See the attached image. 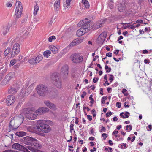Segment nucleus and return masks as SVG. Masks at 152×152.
I'll use <instances>...</instances> for the list:
<instances>
[{
  "label": "nucleus",
  "mask_w": 152,
  "mask_h": 152,
  "mask_svg": "<svg viewBox=\"0 0 152 152\" xmlns=\"http://www.w3.org/2000/svg\"><path fill=\"white\" fill-rule=\"evenodd\" d=\"M108 135L105 133H103L102 135V137H103L104 140L106 139V138L107 137Z\"/></svg>",
  "instance_id": "obj_45"
},
{
  "label": "nucleus",
  "mask_w": 152,
  "mask_h": 152,
  "mask_svg": "<svg viewBox=\"0 0 152 152\" xmlns=\"http://www.w3.org/2000/svg\"><path fill=\"white\" fill-rule=\"evenodd\" d=\"M3 152H19L17 151H14L12 150H6L4 151H3Z\"/></svg>",
  "instance_id": "obj_48"
},
{
  "label": "nucleus",
  "mask_w": 152,
  "mask_h": 152,
  "mask_svg": "<svg viewBox=\"0 0 152 152\" xmlns=\"http://www.w3.org/2000/svg\"><path fill=\"white\" fill-rule=\"evenodd\" d=\"M29 62L32 64H36V61L35 60L34 57L33 58H31L29 60Z\"/></svg>",
  "instance_id": "obj_29"
},
{
  "label": "nucleus",
  "mask_w": 152,
  "mask_h": 152,
  "mask_svg": "<svg viewBox=\"0 0 152 152\" xmlns=\"http://www.w3.org/2000/svg\"><path fill=\"white\" fill-rule=\"evenodd\" d=\"M56 39V37L54 36H52L48 38V41L51 42L53 40H55Z\"/></svg>",
  "instance_id": "obj_38"
},
{
  "label": "nucleus",
  "mask_w": 152,
  "mask_h": 152,
  "mask_svg": "<svg viewBox=\"0 0 152 152\" xmlns=\"http://www.w3.org/2000/svg\"><path fill=\"white\" fill-rule=\"evenodd\" d=\"M86 94L87 93L86 92L83 91V94L81 95V98H83L84 96L86 95Z\"/></svg>",
  "instance_id": "obj_56"
},
{
  "label": "nucleus",
  "mask_w": 152,
  "mask_h": 152,
  "mask_svg": "<svg viewBox=\"0 0 152 152\" xmlns=\"http://www.w3.org/2000/svg\"><path fill=\"white\" fill-rule=\"evenodd\" d=\"M60 0L56 1L54 4L55 9L58 10L60 6Z\"/></svg>",
  "instance_id": "obj_21"
},
{
  "label": "nucleus",
  "mask_w": 152,
  "mask_h": 152,
  "mask_svg": "<svg viewBox=\"0 0 152 152\" xmlns=\"http://www.w3.org/2000/svg\"><path fill=\"white\" fill-rule=\"evenodd\" d=\"M35 60L36 62V64L39 63L40 62L42 59L43 57L41 55L39 54L37 55V57H34Z\"/></svg>",
  "instance_id": "obj_20"
},
{
  "label": "nucleus",
  "mask_w": 152,
  "mask_h": 152,
  "mask_svg": "<svg viewBox=\"0 0 152 152\" xmlns=\"http://www.w3.org/2000/svg\"><path fill=\"white\" fill-rule=\"evenodd\" d=\"M74 124L72 123H71L70 125V131L72 130H74V129L73 128Z\"/></svg>",
  "instance_id": "obj_55"
},
{
  "label": "nucleus",
  "mask_w": 152,
  "mask_h": 152,
  "mask_svg": "<svg viewBox=\"0 0 152 152\" xmlns=\"http://www.w3.org/2000/svg\"><path fill=\"white\" fill-rule=\"evenodd\" d=\"M11 49L10 47L7 48L4 51V56H7L10 52Z\"/></svg>",
  "instance_id": "obj_27"
},
{
  "label": "nucleus",
  "mask_w": 152,
  "mask_h": 152,
  "mask_svg": "<svg viewBox=\"0 0 152 152\" xmlns=\"http://www.w3.org/2000/svg\"><path fill=\"white\" fill-rule=\"evenodd\" d=\"M126 5L124 1L119 4L118 5V10L120 12H124L126 9Z\"/></svg>",
  "instance_id": "obj_14"
},
{
  "label": "nucleus",
  "mask_w": 152,
  "mask_h": 152,
  "mask_svg": "<svg viewBox=\"0 0 152 152\" xmlns=\"http://www.w3.org/2000/svg\"><path fill=\"white\" fill-rule=\"evenodd\" d=\"M34 15H36L39 9V6L37 3H36V5L34 6Z\"/></svg>",
  "instance_id": "obj_26"
},
{
  "label": "nucleus",
  "mask_w": 152,
  "mask_h": 152,
  "mask_svg": "<svg viewBox=\"0 0 152 152\" xmlns=\"http://www.w3.org/2000/svg\"><path fill=\"white\" fill-rule=\"evenodd\" d=\"M8 92L12 94H14L17 92V91L16 88L10 87L8 90Z\"/></svg>",
  "instance_id": "obj_25"
},
{
  "label": "nucleus",
  "mask_w": 152,
  "mask_h": 152,
  "mask_svg": "<svg viewBox=\"0 0 152 152\" xmlns=\"http://www.w3.org/2000/svg\"><path fill=\"white\" fill-rule=\"evenodd\" d=\"M118 147L122 149H125L128 147V145L126 143L120 144L118 145Z\"/></svg>",
  "instance_id": "obj_31"
},
{
  "label": "nucleus",
  "mask_w": 152,
  "mask_h": 152,
  "mask_svg": "<svg viewBox=\"0 0 152 152\" xmlns=\"http://www.w3.org/2000/svg\"><path fill=\"white\" fill-rule=\"evenodd\" d=\"M99 80V78H95L94 77L93 79V82L94 83H96Z\"/></svg>",
  "instance_id": "obj_59"
},
{
  "label": "nucleus",
  "mask_w": 152,
  "mask_h": 152,
  "mask_svg": "<svg viewBox=\"0 0 152 152\" xmlns=\"http://www.w3.org/2000/svg\"><path fill=\"white\" fill-rule=\"evenodd\" d=\"M17 61V59H14L12 60L10 62V66L11 67L14 65L15 64Z\"/></svg>",
  "instance_id": "obj_36"
},
{
  "label": "nucleus",
  "mask_w": 152,
  "mask_h": 152,
  "mask_svg": "<svg viewBox=\"0 0 152 152\" xmlns=\"http://www.w3.org/2000/svg\"><path fill=\"white\" fill-rule=\"evenodd\" d=\"M22 142L25 144L28 145L26 146V148L32 152V149L36 150V149L39 148L41 146L37 139L29 136L24 137Z\"/></svg>",
  "instance_id": "obj_1"
},
{
  "label": "nucleus",
  "mask_w": 152,
  "mask_h": 152,
  "mask_svg": "<svg viewBox=\"0 0 152 152\" xmlns=\"http://www.w3.org/2000/svg\"><path fill=\"white\" fill-rule=\"evenodd\" d=\"M6 101L7 105H10L15 102V98L13 96L9 95L7 97Z\"/></svg>",
  "instance_id": "obj_13"
},
{
  "label": "nucleus",
  "mask_w": 152,
  "mask_h": 152,
  "mask_svg": "<svg viewBox=\"0 0 152 152\" xmlns=\"http://www.w3.org/2000/svg\"><path fill=\"white\" fill-rule=\"evenodd\" d=\"M26 133L23 131H20L17 132L16 135L18 136L22 137L26 135Z\"/></svg>",
  "instance_id": "obj_22"
},
{
  "label": "nucleus",
  "mask_w": 152,
  "mask_h": 152,
  "mask_svg": "<svg viewBox=\"0 0 152 152\" xmlns=\"http://www.w3.org/2000/svg\"><path fill=\"white\" fill-rule=\"evenodd\" d=\"M83 38H78L75 39L77 45L82 42H83Z\"/></svg>",
  "instance_id": "obj_34"
},
{
  "label": "nucleus",
  "mask_w": 152,
  "mask_h": 152,
  "mask_svg": "<svg viewBox=\"0 0 152 152\" xmlns=\"http://www.w3.org/2000/svg\"><path fill=\"white\" fill-rule=\"evenodd\" d=\"M37 91L38 94L42 96H45L48 92L47 87L43 85H39L37 87Z\"/></svg>",
  "instance_id": "obj_5"
},
{
  "label": "nucleus",
  "mask_w": 152,
  "mask_h": 152,
  "mask_svg": "<svg viewBox=\"0 0 152 152\" xmlns=\"http://www.w3.org/2000/svg\"><path fill=\"white\" fill-rule=\"evenodd\" d=\"M23 9H21L20 8H16V16L18 17H20L21 16L22 11Z\"/></svg>",
  "instance_id": "obj_18"
},
{
  "label": "nucleus",
  "mask_w": 152,
  "mask_h": 152,
  "mask_svg": "<svg viewBox=\"0 0 152 152\" xmlns=\"http://www.w3.org/2000/svg\"><path fill=\"white\" fill-rule=\"evenodd\" d=\"M15 73L13 72H10L5 77L6 79L9 81L10 79L15 77Z\"/></svg>",
  "instance_id": "obj_17"
},
{
  "label": "nucleus",
  "mask_w": 152,
  "mask_h": 152,
  "mask_svg": "<svg viewBox=\"0 0 152 152\" xmlns=\"http://www.w3.org/2000/svg\"><path fill=\"white\" fill-rule=\"evenodd\" d=\"M70 58L72 62L75 64H80L83 60V56L78 53L72 54Z\"/></svg>",
  "instance_id": "obj_6"
},
{
  "label": "nucleus",
  "mask_w": 152,
  "mask_h": 152,
  "mask_svg": "<svg viewBox=\"0 0 152 152\" xmlns=\"http://www.w3.org/2000/svg\"><path fill=\"white\" fill-rule=\"evenodd\" d=\"M106 56H108V57H112V53L110 52L107 53L106 54Z\"/></svg>",
  "instance_id": "obj_61"
},
{
  "label": "nucleus",
  "mask_w": 152,
  "mask_h": 152,
  "mask_svg": "<svg viewBox=\"0 0 152 152\" xmlns=\"http://www.w3.org/2000/svg\"><path fill=\"white\" fill-rule=\"evenodd\" d=\"M20 64L19 63L17 64H16L15 65H14V67L15 68V69H17L18 68L19 66H20Z\"/></svg>",
  "instance_id": "obj_60"
},
{
  "label": "nucleus",
  "mask_w": 152,
  "mask_h": 152,
  "mask_svg": "<svg viewBox=\"0 0 152 152\" xmlns=\"http://www.w3.org/2000/svg\"><path fill=\"white\" fill-rule=\"evenodd\" d=\"M115 137H118V138L117 139V141H120V140H123V139L122 138L120 137V135H115Z\"/></svg>",
  "instance_id": "obj_43"
},
{
  "label": "nucleus",
  "mask_w": 152,
  "mask_h": 152,
  "mask_svg": "<svg viewBox=\"0 0 152 152\" xmlns=\"http://www.w3.org/2000/svg\"><path fill=\"white\" fill-rule=\"evenodd\" d=\"M110 75V77L109 79V80H110V83H112L114 80V77L113 76L112 74Z\"/></svg>",
  "instance_id": "obj_42"
},
{
  "label": "nucleus",
  "mask_w": 152,
  "mask_h": 152,
  "mask_svg": "<svg viewBox=\"0 0 152 152\" xmlns=\"http://www.w3.org/2000/svg\"><path fill=\"white\" fill-rule=\"evenodd\" d=\"M20 47L18 43H15L13 45L11 57H13L15 55L18 54L20 52Z\"/></svg>",
  "instance_id": "obj_9"
},
{
  "label": "nucleus",
  "mask_w": 152,
  "mask_h": 152,
  "mask_svg": "<svg viewBox=\"0 0 152 152\" xmlns=\"http://www.w3.org/2000/svg\"><path fill=\"white\" fill-rule=\"evenodd\" d=\"M51 53L50 51L49 50H46L44 52L43 55L44 56H46L47 58L48 57V55Z\"/></svg>",
  "instance_id": "obj_33"
},
{
  "label": "nucleus",
  "mask_w": 152,
  "mask_h": 152,
  "mask_svg": "<svg viewBox=\"0 0 152 152\" xmlns=\"http://www.w3.org/2000/svg\"><path fill=\"white\" fill-rule=\"evenodd\" d=\"M51 79L54 85L58 88H61V79L60 74L55 72L53 73L51 76Z\"/></svg>",
  "instance_id": "obj_4"
},
{
  "label": "nucleus",
  "mask_w": 152,
  "mask_h": 152,
  "mask_svg": "<svg viewBox=\"0 0 152 152\" xmlns=\"http://www.w3.org/2000/svg\"><path fill=\"white\" fill-rule=\"evenodd\" d=\"M102 34H100V35L99 36V37H98V41H99L100 40V42H98L99 43H103V42L104 41V37H103V38H102L101 37L102 36Z\"/></svg>",
  "instance_id": "obj_32"
},
{
  "label": "nucleus",
  "mask_w": 152,
  "mask_h": 152,
  "mask_svg": "<svg viewBox=\"0 0 152 152\" xmlns=\"http://www.w3.org/2000/svg\"><path fill=\"white\" fill-rule=\"evenodd\" d=\"M77 45V44L76 41H75V39L73 40L69 44V45L71 47H73V46H75V45Z\"/></svg>",
  "instance_id": "obj_35"
},
{
  "label": "nucleus",
  "mask_w": 152,
  "mask_h": 152,
  "mask_svg": "<svg viewBox=\"0 0 152 152\" xmlns=\"http://www.w3.org/2000/svg\"><path fill=\"white\" fill-rule=\"evenodd\" d=\"M26 117L27 118L31 120H34L36 118L37 115L36 113H27L26 115Z\"/></svg>",
  "instance_id": "obj_15"
},
{
  "label": "nucleus",
  "mask_w": 152,
  "mask_h": 152,
  "mask_svg": "<svg viewBox=\"0 0 152 152\" xmlns=\"http://www.w3.org/2000/svg\"><path fill=\"white\" fill-rule=\"evenodd\" d=\"M48 110V109L46 107H41L35 111V113L37 115L39 116L43 114Z\"/></svg>",
  "instance_id": "obj_11"
},
{
  "label": "nucleus",
  "mask_w": 152,
  "mask_h": 152,
  "mask_svg": "<svg viewBox=\"0 0 152 152\" xmlns=\"http://www.w3.org/2000/svg\"><path fill=\"white\" fill-rule=\"evenodd\" d=\"M121 103L119 102H117L116 104V106H117L118 108H120L121 107Z\"/></svg>",
  "instance_id": "obj_52"
},
{
  "label": "nucleus",
  "mask_w": 152,
  "mask_h": 152,
  "mask_svg": "<svg viewBox=\"0 0 152 152\" xmlns=\"http://www.w3.org/2000/svg\"><path fill=\"white\" fill-rule=\"evenodd\" d=\"M146 128L148 131H151L152 129V126L151 125H148Z\"/></svg>",
  "instance_id": "obj_50"
},
{
  "label": "nucleus",
  "mask_w": 152,
  "mask_h": 152,
  "mask_svg": "<svg viewBox=\"0 0 152 152\" xmlns=\"http://www.w3.org/2000/svg\"><path fill=\"white\" fill-rule=\"evenodd\" d=\"M92 97L93 95L91 94L90 95L89 97V100H90V103H94V100L93 99Z\"/></svg>",
  "instance_id": "obj_41"
},
{
  "label": "nucleus",
  "mask_w": 152,
  "mask_h": 152,
  "mask_svg": "<svg viewBox=\"0 0 152 152\" xmlns=\"http://www.w3.org/2000/svg\"><path fill=\"white\" fill-rule=\"evenodd\" d=\"M136 23H145V24H146L145 23H144L143 22V21L142 20L140 19V20H136Z\"/></svg>",
  "instance_id": "obj_44"
},
{
  "label": "nucleus",
  "mask_w": 152,
  "mask_h": 152,
  "mask_svg": "<svg viewBox=\"0 0 152 152\" xmlns=\"http://www.w3.org/2000/svg\"><path fill=\"white\" fill-rule=\"evenodd\" d=\"M44 103L47 107L53 110H55L57 109L55 105L54 104L51 102L49 100L45 101Z\"/></svg>",
  "instance_id": "obj_12"
},
{
  "label": "nucleus",
  "mask_w": 152,
  "mask_h": 152,
  "mask_svg": "<svg viewBox=\"0 0 152 152\" xmlns=\"http://www.w3.org/2000/svg\"><path fill=\"white\" fill-rule=\"evenodd\" d=\"M118 133V131L115 130L112 133V135L113 136H115V135H116Z\"/></svg>",
  "instance_id": "obj_54"
},
{
  "label": "nucleus",
  "mask_w": 152,
  "mask_h": 152,
  "mask_svg": "<svg viewBox=\"0 0 152 152\" xmlns=\"http://www.w3.org/2000/svg\"><path fill=\"white\" fill-rule=\"evenodd\" d=\"M130 115V113L128 112H126L124 114V118H128Z\"/></svg>",
  "instance_id": "obj_40"
},
{
  "label": "nucleus",
  "mask_w": 152,
  "mask_h": 152,
  "mask_svg": "<svg viewBox=\"0 0 152 152\" xmlns=\"http://www.w3.org/2000/svg\"><path fill=\"white\" fill-rule=\"evenodd\" d=\"M29 30L28 29H27V30H26V31L23 34V37L24 36L26 37L27 35H28L29 34Z\"/></svg>",
  "instance_id": "obj_51"
},
{
  "label": "nucleus",
  "mask_w": 152,
  "mask_h": 152,
  "mask_svg": "<svg viewBox=\"0 0 152 152\" xmlns=\"http://www.w3.org/2000/svg\"><path fill=\"white\" fill-rule=\"evenodd\" d=\"M106 20L107 19L104 18L97 21L92 26V28L93 30H95L100 28L103 26Z\"/></svg>",
  "instance_id": "obj_8"
},
{
  "label": "nucleus",
  "mask_w": 152,
  "mask_h": 152,
  "mask_svg": "<svg viewBox=\"0 0 152 152\" xmlns=\"http://www.w3.org/2000/svg\"><path fill=\"white\" fill-rule=\"evenodd\" d=\"M69 67L67 65H65L63 66L61 68V74L63 75L64 78H66L68 72Z\"/></svg>",
  "instance_id": "obj_10"
},
{
  "label": "nucleus",
  "mask_w": 152,
  "mask_h": 152,
  "mask_svg": "<svg viewBox=\"0 0 152 152\" xmlns=\"http://www.w3.org/2000/svg\"><path fill=\"white\" fill-rule=\"evenodd\" d=\"M27 20V18H25L22 20L21 23H23L26 22Z\"/></svg>",
  "instance_id": "obj_58"
},
{
  "label": "nucleus",
  "mask_w": 152,
  "mask_h": 152,
  "mask_svg": "<svg viewBox=\"0 0 152 152\" xmlns=\"http://www.w3.org/2000/svg\"><path fill=\"white\" fill-rule=\"evenodd\" d=\"M28 85H24L21 90V92L22 95L23 96H28L31 92H32L33 89V87L32 86H30L26 90V88L28 87Z\"/></svg>",
  "instance_id": "obj_7"
},
{
  "label": "nucleus",
  "mask_w": 152,
  "mask_h": 152,
  "mask_svg": "<svg viewBox=\"0 0 152 152\" xmlns=\"http://www.w3.org/2000/svg\"><path fill=\"white\" fill-rule=\"evenodd\" d=\"M113 3L112 2H109L108 4V6L110 8V9H112L113 8Z\"/></svg>",
  "instance_id": "obj_47"
},
{
  "label": "nucleus",
  "mask_w": 152,
  "mask_h": 152,
  "mask_svg": "<svg viewBox=\"0 0 152 152\" xmlns=\"http://www.w3.org/2000/svg\"><path fill=\"white\" fill-rule=\"evenodd\" d=\"M28 149V148L26 147H25L23 146L22 149L21 150V151H23V152H30V151H29Z\"/></svg>",
  "instance_id": "obj_37"
},
{
  "label": "nucleus",
  "mask_w": 152,
  "mask_h": 152,
  "mask_svg": "<svg viewBox=\"0 0 152 152\" xmlns=\"http://www.w3.org/2000/svg\"><path fill=\"white\" fill-rule=\"evenodd\" d=\"M23 146L19 143H14L12 146V148L17 150L21 151Z\"/></svg>",
  "instance_id": "obj_16"
},
{
  "label": "nucleus",
  "mask_w": 152,
  "mask_h": 152,
  "mask_svg": "<svg viewBox=\"0 0 152 152\" xmlns=\"http://www.w3.org/2000/svg\"><path fill=\"white\" fill-rule=\"evenodd\" d=\"M9 28L10 27L8 26H6L4 27V31L3 32V34L4 35H5L7 32L9 31Z\"/></svg>",
  "instance_id": "obj_28"
},
{
  "label": "nucleus",
  "mask_w": 152,
  "mask_h": 152,
  "mask_svg": "<svg viewBox=\"0 0 152 152\" xmlns=\"http://www.w3.org/2000/svg\"><path fill=\"white\" fill-rule=\"evenodd\" d=\"M21 8V9H23L21 3L19 1H17L16 2V8Z\"/></svg>",
  "instance_id": "obj_30"
},
{
  "label": "nucleus",
  "mask_w": 152,
  "mask_h": 152,
  "mask_svg": "<svg viewBox=\"0 0 152 152\" xmlns=\"http://www.w3.org/2000/svg\"><path fill=\"white\" fill-rule=\"evenodd\" d=\"M87 118L90 121H91L92 120V116L90 115H87Z\"/></svg>",
  "instance_id": "obj_64"
},
{
  "label": "nucleus",
  "mask_w": 152,
  "mask_h": 152,
  "mask_svg": "<svg viewBox=\"0 0 152 152\" xmlns=\"http://www.w3.org/2000/svg\"><path fill=\"white\" fill-rule=\"evenodd\" d=\"M112 115V112L111 111H109L108 113L106 114L105 115L106 117H109Z\"/></svg>",
  "instance_id": "obj_53"
},
{
  "label": "nucleus",
  "mask_w": 152,
  "mask_h": 152,
  "mask_svg": "<svg viewBox=\"0 0 152 152\" xmlns=\"http://www.w3.org/2000/svg\"><path fill=\"white\" fill-rule=\"evenodd\" d=\"M49 49L54 54H56L58 53V49L54 45H51L49 47Z\"/></svg>",
  "instance_id": "obj_19"
},
{
  "label": "nucleus",
  "mask_w": 152,
  "mask_h": 152,
  "mask_svg": "<svg viewBox=\"0 0 152 152\" xmlns=\"http://www.w3.org/2000/svg\"><path fill=\"white\" fill-rule=\"evenodd\" d=\"M144 62L145 64H148L150 63V61L149 59H146L144 60Z\"/></svg>",
  "instance_id": "obj_63"
},
{
  "label": "nucleus",
  "mask_w": 152,
  "mask_h": 152,
  "mask_svg": "<svg viewBox=\"0 0 152 152\" xmlns=\"http://www.w3.org/2000/svg\"><path fill=\"white\" fill-rule=\"evenodd\" d=\"M87 20H88L86 19L84 20L81 21L78 23L77 26L79 27H81V28L77 31V36L79 37L81 36L88 32L90 29V20L87 21Z\"/></svg>",
  "instance_id": "obj_2"
},
{
  "label": "nucleus",
  "mask_w": 152,
  "mask_h": 152,
  "mask_svg": "<svg viewBox=\"0 0 152 152\" xmlns=\"http://www.w3.org/2000/svg\"><path fill=\"white\" fill-rule=\"evenodd\" d=\"M8 82H9V81L6 80V77H5V79H4L3 81L1 82V84L3 85H5Z\"/></svg>",
  "instance_id": "obj_39"
},
{
  "label": "nucleus",
  "mask_w": 152,
  "mask_h": 152,
  "mask_svg": "<svg viewBox=\"0 0 152 152\" xmlns=\"http://www.w3.org/2000/svg\"><path fill=\"white\" fill-rule=\"evenodd\" d=\"M82 3L84 4L85 7L87 9L89 8V2L86 0H82Z\"/></svg>",
  "instance_id": "obj_23"
},
{
  "label": "nucleus",
  "mask_w": 152,
  "mask_h": 152,
  "mask_svg": "<svg viewBox=\"0 0 152 152\" xmlns=\"http://www.w3.org/2000/svg\"><path fill=\"white\" fill-rule=\"evenodd\" d=\"M90 129V134H93L94 133V129L93 128H92V127H91Z\"/></svg>",
  "instance_id": "obj_62"
},
{
  "label": "nucleus",
  "mask_w": 152,
  "mask_h": 152,
  "mask_svg": "<svg viewBox=\"0 0 152 152\" xmlns=\"http://www.w3.org/2000/svg\"><path fill=\"white\" fill-rule=\"evenodd\" d=\"M71 0H66V4L67 6H69L70 4Z\"/></svg>",
  "instance_id": "obj_57"
},
{
  "label": "nucleus",
  "mask_w": 152,
  "mask_h": 152,
  "mask_svg": "<svg viewBox=\"0 0 152 152\" xmlns=\"http://www.w3.org/2000/svg\"><path fill=\"white\" fill-rule=\"evenodd\" d=\"M7 113L6 112H4V113H2L1 114V116L2 117L5 118L7 116Z\"/></svg>",
  "instance_id": "obj_49"
},
{
  "label": "nucleus",
  "mask_w": 152,
  "mask_h": 152,
  "mask_svg": "<svg viewBox=\"0 0 152 152\" xmlns=\"http://www.w3.org/2000/svg\"><path fill=\"white\" fill-rule=\"evenodd\" d=\"M106 131V129L105 127L103 126L101 127V129L99 131L101 133L105 132Z\"/></svg>",
  "instance_id": "obj_46"
},
{
  "label": "nucleus",
  "mask_w": 152,
  "mask_h": 152,
  "mask_svg": "<svg viewBox=\"0 0 152 152\" xmlns=\"http://www.w3.org/2000/svg\"><path fill=\"white\" fill-rule=\"evenodd\" d=\"M33 127H29L27 128V130L33 133L34 132L36 134H38L39 133V132H37V131L34 130L33 129Z\"/></svg>",
  "instance_id": "obj_24"
},
{
  "label": "nucleus",
  "mask_w": 152,
  "mask_h": 152,
  "mask_svg": "<svg viewBox=\"0 0 152 152\" xmlns=\"http://www.w3.org/2000/svg\"><path fill=\"white\" fill-rule=\"evenodd\" d=\"M45 121L39 120L37 122V125L36 126V129L39 132L47 133L51 130L49 125L46 124Z\"/></svg>",
  "instance_id": "obj_3"
}]
</instances>
